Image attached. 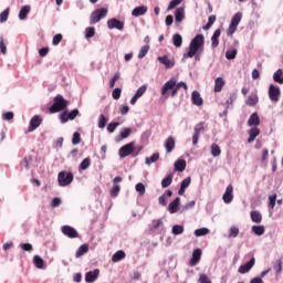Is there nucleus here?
Returning a JSON list of instances; mask_svg holds the SVG:
<instances>
[{
	"label": "nucleus",
	"mask_w": 283,
	"mask_h": 283,
	"mask_svg": "<svg viewBox=\"0 0 283 283\" xmlns=\"http://www.w3.org/2000/svg\"><path fill=\"white\" fill-rule=\"evenodd\" d=\"M205 50V35L197 34L191 41L188 46V51L184 53V59H193L195 61H200V53Z\"/></svg>",
	"instance_id": "1"
},
{
	"label": "nucleus",
	"mask_w": 283,
	"mask_h": 283,
	"mask_svg": "<svg viewBox=\"0 0 283 283\" xmlns=\"http://www.w3.org/2000/svg\"><path fill=\"white\" fill-rule=\"evenodd\" d=\"M179 90L180 88H178L176 86V77H171L161 87V96L165 97V98H169V92H171L170 96H171V98H175V96L178 94Z\"/></svg>",
	"instance_id": "2"
},
{
	"label": "nucleus",
	"mask_w": 283,
	"mask_h": 283,
	"mask_svg": "<svg viewBox=\"0 0 283 283\" xmlns=\"http://www.w3.org/2000/svg\"><path fill=\"white\" fill-rule=\"evenodd\" d=\"M70 102L63 98V95H56L53 98V105L49 108L50 114H57V112H63V109H67Z\"/></svg>",
	"instance_id": "3"
},
{
	"label": "nucleus",
	"mask_w": 283,
	"mask_h": 283,
	"mask_svg": "<svg viewBox=\"0 0 283 283\" xmlns=\"http://www.w3.org/2000/svg\"><path fill=\"white\" fill-rule=\"evenodd\" d=\"M74 181V174L65 170L60 171L57 175V182L60 187H69Z\"/></svg>",
	"instance_id": "4"
},
{
	"label": "nucleus",
	"mask_w": 283,
	"mask_h": 283,
	"mask_svg": "<svg viewBox=\"0 0 283 283\" xmlns=\"http://www.w3.org/2000/svg\"><path fill=\"white\" fill-rule=\"evenodd\" d=\"M107 9L101 8L95 11H93L90 15V23L91 25H96L102 19H105L107 17Z\"/></svg>",
	"instance_id": "5"
},
{
	"label": "nucleus",
	"mask_w": 283,
	"mask_h": 283,
	"mask_svg": "<svg viewBox=\"0 0 283 283\" xmlns=\"http://www.w3.org/2000/svg\"><path fill=\"white\" fill-rule=\"evenodd\" d=\"M240 21H242V12H237L232 19H231V23L228 28V36H233V34H235V31L238 30V25H240Z\"/></svg>",
	"instance_id": "6"
},
{
	"label": "nucleus",
	"mask_w": 283,
	"mask_h": 283,
	"mask_svg": "<svg viewBox=\"0 0 283 283\" xmlns=\"http://www.w3.org/2000/svg\"><path fill=\"white\" fill-rule=\"evenodd\" d=\"M132 154H134V142H130L119 148L120 158H127V156H132Z\"/></svg>",
	"instance_id": "7"
},
{
	"label": "nucleus",
	"mask_w": 283,
	"mask_h": 283,
	"mask_svg": "<svg viewBox=\"0 0 283 283\" xmlns=\"http://www.w3.org/2000/svg\"><path fill=\"white\" fill-rule=\"evenodd\" d=\"M280 87L271 84L269 87L270 101H272V103H277V101H280Z\"/></svg>",
	"instance_id": "8"
},
{
	"label": "nucleus",
	"mask_w": 283,
	"mask_h": 283,
	"mask_svg": "<svg viewBox=\"0 0 283 283\" xmlns=\"http://www.w3.org/2000/svg\"><path fill=\"white\" fill-rule=\"evenodd\" d=\"M42 123H43V118H41V116L39 115L33 116L30 119L28 132L29 133L34 132L38 127H41Z\"/></svg>",
	"instance_id": "9"
},
{
	"label": "nucleus",
	"mask_w": 283,
	"mask_h": 283,
	"mask_svg": "<svg viewBox=\"0 0 283 283\" xmlns=\"http://www.w3.org/2000/svg\"><path fill=\"white\" fill-rule=\"evenodd\" d=\"M107 27H108V30H114V28L116 30H124L125 23L116 18H113L107 21Z\"/></svg>",
	"instance_id": "10"
},
{
	"label": "nucleus",
	"mask_w": 283,
	"mask_h": 283,
	"mask_svg": "<svg viewBox=\"0 0 283 283\" xmlns=\"http://www.w3.org/2000/svg\"><path fill=\"white\" fill-rule=\"evenodd\" d=\"M118 182H123V177H115L113 179V188L111 189V196L112 198H116L118 196V193L120 192V186L118 185Z\"/></svg>",
	"instance_id": "11"
},
{
	"label": "nucleus",
	"mask_w": 283,
	"mask_h": 283,
	"mask_svg": "<svg viewBox=\"0 0 283 283\" xmlns=\"http://www.w3.org/2000/svg\"><path fill=\"white\" fill-rule=\"evenodd\" d=\"M201 132H205V123H199L195 126V134L192 136V145H198Z\"/></svg>",
	"instance_id": "12"
},
{
	"label": "nucleus",
	"mask_w": 283,
	"mask_h": 283,
	"mask_svg": "<svg viewBox=\"0 0 283 283\" xmlns=\"http://www.w3.org/2000/svg\"><path fill=\"white\" fill-rule=\"evenodd\" d=\"M222 200L223 202H226V205H231V202H233V185H229L227 187Z\"/></svg>",
	"instance_id": "13"
},
{
	"label": "nucleus",
	"mask_w": 283,
	"mask_h": 283,
	"mask_svg": "<svg viewBox=\"0 0 283 283\" xmlns=\"http://www.w3.org/2000/svg\"><path fill=\"white\" fill-rule=\"evenodd\" d=\"M62 233L71 239L78 238V231H76V229L72 228L71 226L62 227Z\"/></svg>",
	"instance_id": "14"
},
{
	"label": "nucleus",
	"mask_w": 283,
	"mask_h": 283,
	"mask_svg": "<svg viewBox=\"0 0 283 283\" xmlns=\"http://www.w3.org/2000/svg\"><path fill=\"white\" fill-rule=\"evenodd\" d=\"M101 274V270L95 269L94 271L86 272L85 282L92 283L98 280V275Z\"/></svg>",
	"instance_id": "15"
},
{
	"label": "nucleus",
	"mask_w": 283,
	"mask_h": 283,
	"mask_svg": "<svg viewBox=\"0 0 283 283\" xmlns=\"http://www.w3.org/2000/svg\"><path fill=\"white\" fill-rule=\"evenodd\" d=\"M255 266V258H252L249 262H247L243 265H240L239 268V273L244 274V273H249V271H251V268Z\"/></svg>",
	"instance_id": "16"
},
{
	"label": "nucleus",
	"mask_w": 283,
	"mask_h": 283,
	"mask_svg": "<svg viewBox=\"0 0 283 283\" xmlns=\"http://www.w3.org/2000/svg\"><path fill=\"white\" fill-rule=\"evenodd\" d=\"M202 258V250L196 249L192 252V258L190 260V266H196L198 262H200V259Z\"/></svg>",
	"instance_id": "17"
},
{
	"label": "nucleus",
	"mask_w": 283,
	"mask_h": 283,
	"mask_svg": "<svg viewBox=\"0 0 283 283\" xmlns=\"http://www.w3.org/2000/svg\"><path fill=\"white\" fill-rule=\"evenodd\" d=\"M220 34H222V30L217 29L211 36V48L216 49L220 45Z\"/></svg>",
	"instance_id": "18"
},
{
	"label": "nucleus",
	"mask_w": 283,
	"mask_h": 283,
	"mask_svg": "<svg viewBox=\"0 0 283 283\" xmlns=\"http://www.w3.org/2000/svg\"><path fill=\"white\" fill-rule=\"evenodd\" d=\"M258 103H260V97H258V94L255 93H252L250 96H248L245 101V105H249V107H255Z\"/></svg>",
	"instance_id": "19"
},
{
	"label": "nucleus",
	"mask_w": 283,
	"mask_h": 283,
	"mask_svg": "<svg viewBox=\"0 0 283 283\" xmlns=\"http://www.w3.org/2000/svg\"><path fill=\"white\" fill-rule=\"evenodd\" d=\"M166 151L167 154H171L174 149L176 148V139L174 137H168L165 143Z\"/></svg>",
	"instance_id": "20"
},
{
	"label": "nucleus",
	"mask_w": 283,
	"mask_h": 283,
	"mask_svg": "<svg viewBox=\"0 0 283 283\" xmlns=\"http://www.w3.org/2000/svg\"><path fill=\"white\" fill-rule=\"evenodd\" d=\"M178 207H180V197H177L172 202L169 203V213H178Z\"/></svg>",
	"instance_id": "21"
},
{
	"label": "nucleus",
	"mask_w": 283,
	"mask_h": 283,
	"mask_svg": "<svg viewBox=\"0 0 283 283\" xmlns=\"http://www.w3.org/2000/svg\"><path fill=\"white\" fill-rule=\"evenodd\" d=\"M249 127H258L260 125V116L258 113H253L248 119Z\"/></svg>",
	"instance_id": "22"
},
{
	"label": "nucleus",
	"mask_w": 283,
	"mask_h": 283,
	"mask_svg": "<svg viewBox=\"0 0 283 283\" xmlns=\"http://www.w3.org/2000/svg\"><path fill=\"white\" fill-rule=\"evenodd\" d=\"M191 101H192V105H197L198 107H200V105H202L203 103L202 97L200 96V93L198 91L192 92Z\"/></svg>",
	"instance_id": "23"
},
{
	"label": "nucleus",
	"mask_w": 283,
	"mask_h": 283,
	"mask_svg": "<svg viewBox=\"0 0 283 283\" xmlns=\"http://www.w3.org/2000/svg\"><path fill=\"white\" fill-rule=\"evenodd\" d=\"M158 61L161 63V65H165L167 70L174 67V61H171L167 55L159 56Z\"/></svg>",
	"instance_id": "24"
},
{
	"label": "nucleus",
	"mask_w": 283,
	"mask_h": 283,
	"mask_svg": "<svg viewBox=\"0 0 283 283\" xmlns=\"http://www.w3.org/2000/svg\"><path fill=\"white\" fill-rule=\"evenodd\" d=\"M30 10H32V7H30V6L22 7L19 12V20L25 21V19H28V14H30Z\"/></svg>",
	"instance_id": "25"
},
{
	"label": "nucleus",
	"mask_w": 283,
	"mask_h": 283,
	"mask_svg": "<svg viewBox=\"0 0 283 283\" xmlns=\"http://www.w3.org/2000/svg\"><path fill=\"white\" fill-rule=\"evenodd\" d=\"M145 14H147V6L137 7L132 11L133 17H143Z\"/></svg>",
	"instance_id": "26"
},
{
	"label": "nucleus",
	"mask_w": 283,
	"mask_h": 283,
	"mask_svg": "<svg viewBox=\"0 0 283 283\" xmlns=\"http://www.w3.org/2000/svg\"><path fill=\"white\" fill-rule=\"evenodd\" d=\"M227 84V82H224V78H222V77H217L216 80H214V92L216 93H220V92H222V87H224V85Z\"/></svg>",
	"instance_id": "27"
},
{
	"label": "nucleus",
	"mask_w": 283,
	"mask_h": 283,
	"mask_svg": "<svg viewBox=\"0 0 283 283\" xmlns=\"http://www.w3.org/2000/svg\"><path fill=\"white\" fill-rule=\"evenodd\" d=\"M258 136H260V128H258V127L251 128L249 130L248 143H253V140H255V138H258Z\"/></svg>",
	"instance_id": "28"
},
{
	"label": "nucleus",
	"mask_w": 283,
	"mask_h": 283,
	"mask_svg": "<svg viewBox=\"0 0 283 283\" xmlns=\"http://www.w3.org/2000/svg\"><path fill=\"white\" fill-rule=\"evenodd\" d=\"M250 217L252 222H255L256 224H260V222H262V213H260V211L258 210L251 211Z\"/></svg>",
	"instance_id": "29"
},
{
	"label": "nucleus",
	"mask_w": 283,
	"mask_h": 283,
	"mask_svg": "<svg viewBox=\"0 0 283 283\" xmlns=\"http://www.w3.org/2000/svg\"><path fill=\"white\" fill-rule=\"evenodd\" d=\"M87 251H90V245L87 243L82 244L76 253H75V258H82V255H85V253H87Z\"/></svg>",
	"instance_id": "30"
},
{
	"label": "nucleus",
	"mask_w": 283,
	"mask_h": 283,
	"mask_svg": "<svg viewBox=\"0 0 283 283\" xmlns=\"http://www.w3.org/2000/svg\"><path fill=\"white\" fill-rule=\"evenodd\" d=\"M175 169L176 171H185V169H187V161H185V159H178L175 163Z\"/></svg>",
	"instance_id": "31"
},
{
	"label": "nucleus",
	"mask_w": 283,
	"mask_h": 283,
	"mask_svg": "<svg viewBox=\"0 0 283 283\" xmlns=\"http://www.w3.org/2000/svg\"><path fill=\"white\" fill-rule=\"evenodd\" d=\"M126 254L125 251L119 250L112 256V262H120V260H125Z\"/></svg>",
	"instance_id": "32"
},
{
	"label": "nucleus",
	"mask_w": 283,
	"mask_h": 283,
	"mask_svg": "<svg viewBox=\"0 0 283 283\" xmlns=\"http://www.w3.org/2000/svg\"><path fill=\"white\" fill-rule=\"evenodd\" d=\"M175 19L177 23H180L185 19V9L182 8H177L175 12Z\"/></svg>",
	"instance_id": "33"
},
{
	"label": "nucleus",
	"mask_w": 283,
	"mask_h": 283,
	"mask_svg": "<svg viewBox=\"0 0 283 283\" xmlns=\"http://www.w3.org/2000/svg\"><path fill=\"white\" fill-rule=\"evenodd\" d=\"M273 81L275 83H280L281 85L283 84V71L282 69H279L274 74H273Z\"/></svg>",
	"instance_id": "34"
},
{
	"label": "nucleus",
	"mask_w": 283,
	"mask_h": 283,
	"mask_svg": "<svg viewBox=\"0 0 283 283\" xmlns=\"http://www.w3.org/2000/svg\"><path fill=\"white\" fill-rule=\"evenodd\" d=\"M174 182V175H168L166 178L161 180V187L163 189H167Z\"/></svg>",
	"instance_id": "35"
},
{
	"label": "nucleus",
	"mask_w": 283,
	"mask_h": 283,
	"mask_svg": "<svg viewBox=\"0 0 283 283\" xmlns=\"http://www.w3.org/2000/svg\"><path fill=\"white\" fill-rule=\"evenodd\" d=\"M172 43H174L175 48H181L182 46V35H180L179 33H176L172 36Z\"/></svg>",
	"instance_id": "36"
},
{
	"label": "nucleus",
	"mask_w": 283,
	"mask_h": 283,
	"mask_svg": "<svg viewBox=\"0 0 283 283\" xmlns=\"http://www.w3.org/2000/svg\"><path fill=\"white\" fill-rule=\"evenodd\" d=\"M33 264L36 266V269H43V266H44V264H45V261H43V260L41 259V256L35 255V256L33 258Z\"/></svg>",
	"instance_id": "37"
},
{
	"label": "nucleus",
	"mask_w": 283,
	"mask_h": 283,
	"mask_svg": "<svg viewBox=\"0 0 283 283\" xmlns=\"http://www.w3.org/2000/svg\"><path fill=\"white\" fill-rule=\"evenodd\" d=\"M160 158V154L155 153L150 157H146V165H150L151 163H158Z\"/></svg>",
	"instance_id": "38"
},
{
	"label": "nucleus",
	"mask_w": 283,
	"mask_h": 283,
	"mask_svg": "<svg viewBox=\"0 0 283 283\" xmlns=\"http://www.w3.org/2000/svg\"><path fill=\"white\" fill-rule=\"evenodd\" d=\"M211 154L214 158H218V156H220V154H222V150L220 149V146H218L217 144H212Z\"/></svg>",
	"instance_id": "39"
},
{
	"label": "nucleus",
	"mask_w": 283,
	"mask_h": 283,
	"mask_svg": "<svg viewBox=\"0 0 283 283\" xmlns=\"http://www.w3.org/2000/svg\"><path fill=\"white\" fill-rule=\"evenodd\" d=\"M252 231L255 233V235H264L265 229L264 226H253Z\"/></svg>",
	"instance_id": "40"
},
{
	"label": "nucleus",
	"mask_w": 283,
	"mask_h": 283,
	"mask_svg": "<svg viewBox=\"0 0 283 283\" xmlns=\"http://www.w3.org/2000/svg\"><path fill=\"white\" fill-rule=\"evenodd\" d=\"M238 235H240V228L231 227L230 230H229L228 238H238Z\"/></svg>",
	"instance_id": "41"
},
{
	"label": "nucleus",
	"mask_w": 283,
	"mask_h": 283,
	"mask_svg": "<svg viewBox=\"0 0 283 283\" xmlns=\"http://www.w3.org/2000/svg\"><path fill=\"white\" fill-rule=\"evenodd\" d=\"M8 17H10V8H7L0 13V23H6V21H8Z\"/></svg>",
	"instance_id": "42"
},
{
	"label": "nucleus",
	"mask_w": 283,
	"mask_h": 283,
	"mask_svg": "<svg viewBox=\"0 0 283 283\" xmlns=\"http://www.w3.org/2000/svg\"><path fill=\"white\" fill-rule=\"evenodd\" d=\"M235 56H238V50H228L226 52V59H228V61H233V59H235Z\"/></svg>",
	"instance_id": "43"
},
{
	"label": "nucleus",
	"mask_w": 283,
	"mask_h": 283,
	"mask_svg": "<svg viewBox=\"0 0 283 283\" xmlns=\"http://www.w3.org/2000/svg\"><path fill=\"white\" fill-rule=\"evenodd\" d=\"M120 78V72H116L113 76V78L109 81V87L111 90H114L116 86V82Z\"/></svg>",
	"instance_id": "44"
},
{
	"label": "nucleus",
	"mask_w": 283,
	"mask_h": 283,
	"mask_svg": "<svg viewBox=\"0 0 283 283\" xmlns=\"http://www.w3.org/2000/svg\"><path fill=\"white\" fill-rule=\"evenodd\" d=\"M119 126H120V123H118V122L109 123V124L107 125V132H108L109 134H114V133L116 132V127H119Z\"/></svg>",
	"instance_id": "45"
},
{
	"label": "nucleus",
	"mask_w": 283,
	"mask_h": 283,
	"mask_svg": "<svg viewBox=\"0 0 283 283\" xmlns=\"http://www.w3.org/2000/svg\"><path fill=\"white\" fill-rule=\"evenodd\" d=\"M208 233H209V229H207V228H199V229L195 230V235L197 238H200L202 235H208Z\"/></svg>",
	"instance_id": "46"
},
{
	"label": "nucleus",
	"mask_w": 283,
	"mask_h": 283,
	"mask_svg": "<svg viewBox=\"0 0 283 283\" xmlns=\"http://www.w3.org/2000/svg\"><path fill=\"white\" fill-rule=\"evenodd\" d=\"M172 233L174 235H181V233H185V227L178 224L174 226Z\"/></svg>",
	"instance_id": "47"
},
{
	"label": "nucleus",
	"mask_w": 283,
	"mask_h": 283,
	"mask_svg": "<svg viewBox=\"0 0 283 283\" xmlns=\"http://www.w3.org/2000/svg\"><path fill=\"white\" fill-rule=\"evenodd\" d=\"M90 165H92V159H90V157H87V158L83 159V161L80 164V169L85 171V169H87L90 167Z\"/></svg>",
	"instance_id": "48"
},
{
	"label": "nucleus",
	"mask_w": 283,
	"mask_h": 283,
	"mask_svg": "<svg viewBox=\"0 0 283 283\" xmlns=\"http://www.w3.org/2000/svg\"><path fill=\"white\" fill-rule=\"evenodd\" d=\"M216 15H210L208 18V23L203 27V30H211V25H213L216 23Z\"/></svg>",
	"instance_id": "49"
},
{
	"label": "nucleus",
	"mask_w": 283,
	"mask_h": 283,
	"mask_svg": "<svg viewBox=\"0 0 283 283\" xmlns=\"http://www.w3.org/2000/svg\"><path fill=\"white\" fill-rule=\"evenodd\" d=\"M148 52H149V45L142 46V49L138 53V59H145V56H147Z\"/></svg>",
	"instance_id": "50"
},
{
	"label": "nucleus",
	"mask_w": 283,
	"mask_h": 283,
	"mask_svg": "<svg viewBox=\"0 0 283 283\" xmlns=\"http://www.w3.org/2000/svg\"><path fill=\"white\" fill-rule=\"evenodd\" d=\"M106 125H107V119L105 118V115H99V118H98L99 129H105Z\"/></svg>",
	"instance_id": "51"
},
{
	"label": "nucleus",
	"mask_w": 283,
	"mask_h": 283,
	"mask_svg": "<svg viewBox=\"0 0 283 283\" xmlns=\"http://www.w3.org/2000/svg\"><path fill=\"white\" fill-rule=\"evenodd\" d=\"M96 34V29H94V27H88L86 28V39H92V36H94Z\"/></svg>",
	"instance_id": "52"
},
{
	"label": "nucleus",
	"mask_w": 283,
	"mask_h": 283,
	"mask_svg": "<svg viewBox=\"0 0 283 283\" xmlns=\"http://www.w3.org/2000/svg\"><path fill=\"white\" fill-rule=\"evenodd\" d=\"M130 135H132V128H123V130L120 132L122 139L129 138Z\"/></svg>",
	"instance_id": "53"
},
{
	"label": "nucleus",
	"mask_w": 283,
	"mask_h": 283,
	"mask_svg": "<svg viewBox=\"0 0 283 283\" xmlns=\"http://www.w3.org/2000/svg\"><path fill=\"white\" fill-rule=\"evenodd\" d=\"M182 3V0H171L168 4L167 10H174V8H177V6H180Z\"/></svg>",
	"instance_id": "54"
},
{
	"label": "nucleus",
	"mask_w": 283,
	"mask_h": 283,
	"mask_svg": "<svg viewBox=\"0 0 283 283\" xmlns=\"http://www.w3.org/2000/svg\"><path fill=\"white\" fill-rule=\"evenodd\" d=\"M145 92H147V85L140 86V87L137 90V92L135 93V96H136L137 98H140V97L145 94Z\"/></svg>",
	"instance_id": "55"
},
{
	"label": "nucleus",
	"mask_w": 283,
	"mask_h": 283,
	"mask_svg": "<svg viewBox=\"0 0 283 283\" xmlns=\"http://www.w3.org/2000/svg\"><path fill=\"white\" fill-rule=\"evenodd\" d=\"M0 52L1 54H8V49L6 46V41L3 40V36H0Z\"/></svg>",
	"instance_id": "56"
},
{
	"label": "nucleus",
	"mask_w": 283,
	"mask_h": 283,
	"mask_svg": "<svg viewBox=\"0 0 283 283\" xmlns=\"http://www.w3.org/2000/svg\"><path fill=\"white\" fill-rule=\"evenodd\" d=\"M270 203L269 207L270 209H275V200H277V195L273 193L272 196L269 197Z\"/></svg>",
	"instance_id": "57"
},
{
	"label": "nucleus",
	"mask_w": 283,
	"mask_h": 283,
	"mask_svg": "<svg viewBox=\"0 0 283 283\" xmlns=\"http://www.w3.org/2000/svg\"><path fill=\"white\" fill-rule=\"evenodd\" d=\"M120 94H123V90L115 88L113 90L112 97L114 98V101H118L120 98Z\"/></svg>",
	"instance_id": "58"
},
{
	"label": "nucleus",
	"mask_w": 283,
	"mask_h": 283,
	"mask_svg": "<svg viewBox=\"0 0 283 283\" xmlns=\"http://www.w3.org/2000/svg\"><path fill=\"white\" fill-rule=\"evenodd\" d=\"M135 189L140 196H145V185L143 182L137 184Z\"/></svg>",
	"instance_id": "59"
},
{
	"label": "nucleus",
	"mask_w": 283,
	"mask_h": 283,
	"mask_svg": "<svg viewBox=\"0 0 283 283\" xmlns=\"http://www.w3.org/2000/svg\"><path fill=\"white\" fill-rule=\"evenodd\" d=\"M63 41V34L57 33L53 36V41L52 44L53 45H59V43H61Z\"/></svg>",
	"instance_id": "60"
},
{
	"label": "nucleus",
	"mask_w": 283,
	"mask_h": 283,
	"mask_svg": "<svg viewBox=\"0 0 283 283\" xmlns=\"http://www.w3.org/2000/svg\"><path fill=\"white\" fill-rule=\"evenodd\" d=\"M73 145H78L81 143V133H74L72 138Z\"/></svg>",
	"instance_id": "61"
},
{
	"label": "nucleus",
	"mask_w": 283,
	"mask_h": 283,
	"mask_svg": "<svg viewBox=\"0 0 283 283\" xmlns=\"http://www.w3.org/2000/svg\"><path fill=\"white\" fill-rule=\"evenodd\" d=\"M199 283H211V279L207 274H200Z\"/></svg>",
	"instance_id": "62"
},
{
	"label": "nucleus",
	"mask_w": 283,
	"mask_h": 283,
	"mask_svg": "<svg viewBox=\"0 0 283 283\" xmlns=\"http://www.w3.org/2000/svg\"><path fill=\"white\" fill-rule=\"evenodd\" d=\"M78 116V109L75 108L69 113V120H74Z\"/></svg>",
	"instance_id": "63"
},
{
	"label": "nucleus",
	"mask_w": 283,
	"mask_h": 283,
	"mask_svg": "<svg viewBox=\"0 0 283 283\" xmlns=\"http://www.w3.org/2000/svg\"><path fill=\"white\" fill-rule=\"evenodd\" d=\"M274 271H275L276 273H282V261H281V259H279V260L276 261V263H275V265H274Z\"/></svg>",
	"instance_id": "64"
}]
</instances>
